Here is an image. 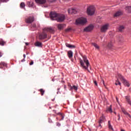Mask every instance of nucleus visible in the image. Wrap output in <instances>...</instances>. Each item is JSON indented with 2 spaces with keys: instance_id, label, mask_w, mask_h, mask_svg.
Wrapping results in <instances>:
<instances>
[{
  "instance_id": "obj_31",
  "label": "nucleus",
  "mask_w": 131,
  "mask_h": 131,
  "mask_svg": "<svg viewBox=\"0 0 131 131\" xmlns=\"http://www.w3.org/2000/svg\"><path fill=\"white\" fill-rule=\"evenodd\" d=\"M1 66H4V67H6L7 66V63L5 62H1L0 63Z\"/></svg>"
},
{
  "instance_id": "obj_2",
  "label": "nucleus",
  "mask_w": 131,
  "mask_h": 131,
  "mask_svg": "<svg viewBox=\"0 0 131 131\" xmlns=\"http://www.w3.org/2000/svg\"><path fill=\"white\" fill-rule=\"evenodd\" d=\"M86 22H88V21L86 20V18L84 17H80L76 19V24L80 25H84V24H85Z\"/></svg>"
},
{
  "instance_id": "obj_14",
  "label": "nucleus",
  "mask_w": 131,
  "mask_h": 131,
  "mask_svg": "<svg viewBox=\"0 0 131 131\" xmlns=\"http://www.w3.org/2000/svg\"><path fill=\"white\" fill-rule=\"evenodd\" d=\"M105 117H104V116H102L100 118L99 121H98L99 126H101V123H103Z\"/></svg>"
},
{
  "instance_id": "obj_34",
  "label": "nucleus",
  "mask_w": 131,
  "mask_h": 131,
  "mask_svg": "<svg viewBox=\"0 0 131 131\" xmlns=\"http://www.w3.org/2000/svg\"><path fill=\"white\" fill-rule=\"evenodd\" d=\"M78 89V88H77V86H76L75 85H74V86H73V87L71 88L72 90H75V91H77Z\"/></svg>"
},
{
  "instance_id": "obj_10",
  "label": "nucleus",
  "mask_w": 131,
  "mask_h": 131,
  "mask_svg": "<svg viewBox=\"0 0 131 131\" xmlns=\"http://www.w3.org/2000/svg\"><path fill=\"white\" fill-rule=\"evenodd\" d=\"M33 21H34V17H33V16H29L25 19V22L28 24H31L32 22H33Z\"/></svg>"
},
{
  "instance_id": "obj_41",
  "label": "nucleus",
  "mask_w": 131,
  "mask_h": 131,
  "mask_svg": "<svg viewBox=\"0 0 131 131\" xmlns=\"http://www.w3.org/2000/svg\"><path fill=\"white\" fill-rule=\"evenodd\" d=\"M118 116L119 117L118 120H120V115L119 114L118 115Z\"/></svg>"
},
{
  "instance_id": "obj_50",
  "label": "nucleus",
  "mask_w": 131,
  "mask_h": 131,
  "mask_svg": "<svg viewBox=\"0 0 131 131\" xmlns=\"http://www.w3.org/2000/svg\"><path fill=\"white\" fill-rule=\"evenodd\" d=\"M64 89H66V85L64 86Z\"/></svg>"
},
{
  "instance_id": "obj_1",
  "label": "nucleus",
  "mask_w": 131,
  "mask_h": 131,
  "mask_svg": "<svg viewBox=\"0 0 131 131\" xmlns=\"http://www.w3.org/2000/svg\"><path fill=\"white\" fill-rule=\"evenodd\" d=\"M83 60L80 59V64L81 67H83L84 69H88L89 68V66H90V62H89V60H88V58L86 56H82Z\"/></svg>"
},
{
  "instance_id": "obj_7",
  "label": "nucleus",
  "mask_w": 131,
  "mask_h": 131,
  "mask_svg": "<svg viewBox=\"0 0 131 131\" xmlns=\"http://www.w3.org/2000/svg\"><path fill=\"white\" fill-rule=\"evenodd\" d=\"M58 15L55 12H51L50 14V17L51 20H57Z\"/></svg>"
},
{
  "instance_id": "obj_33",
  "label": "nucleus",
  "mask_w": 131,
  "mask_h": 131,
  "mask_svg": "<svg viewBox=\"0 0 131 131\" xmlns=\"http://www.w3.org/2000/svg\"><path fill=\"white\" fill-rule=\"evenodd\" d=\"M20 8H25V3H21V4H20Z\"/></svg>"
},
{
  "instance_id": "obj_26",
  "label": "nucleus",
  "mask_w": 131,
  "mask_h": 131,
  "mask_svg": "<svg viewBox=\"0 0 131 131\" xmlns=\"http://www.w3.org/2000/svg\"><path fill=\"white\" fill-rule=\"evenodd\" d=\"M6 42L3 40V39H0V46H5Z\"/></svg>"
},
{
  "instance_id": "obj_9",
  "label": "nucleus",
  "mask_w": 131,
  "mask_h": 131,
  "mask_svg": "<svg viewBox=\"0 0 131 131\" xmlns=\"http://www.w3.org/2000/svg\"><path fill=\"white\" fill-rule=\"evenodd\" d=\"M109 28V25L106 24L102 26L100 29L101 32L105 33L107 30H108V28Z\"/></svg>"
},
{
  "instance_id": "obj_3",
  "label": "nucleus",
  "mask_w": 131,
  "mask_h": 131,
  "mask_svg": "<svg viewBox=\"0 0 131 131\" xmlns=\"http://www.w3.org/2000/svg\"><path fill=\"white\" fill-rule=\"evenodd\" d=\"M118 77L119 78V79H120V80H121V81H122V82L123 83L124 85H125V86H129V83H128V82L126 80H125V79H124V77H123V76H122V75H121V74H118Z\"/></svg>"
},
{
  "instance_id": "obj_48",
  "label": "nucleus",
  "mask_w": 131,
  "mask_h": 131,
  "mask_svg": "<svg viewBox=\"0 0 131 131\" xmlns=\"http://www.w3.org/2000/svg\"><path fill=\"white\" fill-rule=\"evenodd\" d=\"M2 53L0 52V57H2Z\"/></svg>"
},
{
  "instance_id": "obj_45",
  "label": "nucleus",
  "mask_w": 131,
  "mask_h": 131,
  "mask_svg": "<svg viewBox=\"0 0 131 131\" xmlns=\"http://www.w3.org/2000/svg\"><path fill=\"white\" fill-rule=\"evenodd\" d=\"M102 83L104 86H106V85H105V83L104 82V80H102Z\"/></svg>"
},
{
  "instance_id": "obj_49",
  "label": "nucleus",
  "mask_w": 131,
  "mask_h": 131,
  "mask_svg": "<svg viewBox=\"0 0 131 131\" xmlns=\"http://www.w3.org/2000/svg\"><path fill=\"white\" fill-rule=\"evenodd\" d=\"M26 46H28V43H26Z\"/></svg>"
},
{
  "instance_id": "obj_39",
  "label": "nucleus",
  "mask_w": 131,
  "mask_h": 131,
  "mask_svg": "<svg viewBox=\"0 0 131 131\" xmlns=\"http://www.w3.org/2000/svg\"><path fill=\"white\" fill-rule=\"evenodd\" d=\"M57 126H61V124L59 122L56 123Z\"/></svg>"
},
{
  "instance_id": "obj_30",
  "label": "nucleus",
  "mask_w": 131,
  "mask_h": 131,
  "mask_svg": "<svg viewBox=\"0 0 131 131\" xmlns=\"http://www.w3.org/2000/svg\"><path fill=\"white\" fill-rule=\"evenodd\" d=\"M115 84H116V85H118V84L119 85H121V83H120V82H119V81L118 79L116 81Z\"/></svg>"
},
{
  "instance_id": "obj_12",
  "label": "nucleus",
  "mask_w": 131,
  "mask_h": 131,
  "mask_svg": "<svg viewBox=\"0 0 131 131\" xmlns=\"http://www.w3.org/2000/svg\"><path fill=\"white\" fill-rule=\"evenodd\" d=\"M36 4H39V5H43L47 2V0H35Z\"/></svg>"
},
{
  "instance_id": "obj_25",
  "label": "nucleus",
  "mask_w": 131,
  "mask_h": 131,
  "mask_svg": "<svg viewBox=\"0 0 131 131\" xmlns=\"http://www.w3.org/2000/svg\"><path fill=\"white\" fill-rule=\"evenodd\" d=\"M58 115H60V117L61 118V120H64V117H65V115L62 113H58Z\"/></svg>"
},
{
  "instance_id": "obj_36",
  "label": "nucleus",
  "mask_w": 131,
  "mask_h": 131,
  "mask_svg": "<svg viewBox=\"0 0 131 131\" xmlns=\"http://www.w3.org/2000/svg\"><path fill=\"white\" fill-rule=\"evenodd\" d=\"M108 127L109 128H112V126L111 125V124H110V121H108Z\"/></svg>"
},
{
  "instance_id": "obj_16",
  "label": "nucleus",
  "mask_w": 131,
  "mask_h": 131,
  "mask_svg": "<svg viewBox=\"0 0 131 131\" xmlns=\"http://www.w3.org/2000/svg\"><path fill=\"white\" fill-rule=\"evenodd\" d=\"M66 46L67 48H69V49H75L76 47L74 45H71L68 43H66Z\"/></svg>"
},
{
  "instance_id": "obj_8",
  "label": "nucleus",
  "mask_w": 131,
  "mask_h": 131,
  "mask_svg": "<svg viewBox=\"0 0 131 131\" xmlns=\"http://www.w3.org/2000/svg\"><path fill=\"white\" fill-rule=\"evenodd\" d=\"M94 29V25H90L89 26L85 28L83 30L84 32H90V31H92Z\"/></svg>"
},
{
  "instance_id": "obj_32",
  "label": "nucleus",
  "mask_w": 131,
  "mask_h": 131,
  "mask_svg": "<svg viewBox=\"0 0 131 131\" xmlns=\"http://www.w3.org/2000/svg\"><path fill=\"white\" fill-rule=\"evenodd\" d=\"M113 46V45L112 44V42H110L108 43L107 47L108 48H109V49H111V48H112V46Z\"/></svg>"
},
{
  "instance_id": "obj_28",
  "label": "nucleus",
  "mask_w": 131,
  "mask_h": 131,
  "mask_svg": "<svg viewBox=\"0 0 131 131\" xmlns=\"http://www.w3.org/2000/svg\"><path fill=\"white\" fill-rule=\"evenodd\" d=\"M126 10L129 13H131V7L130 6H127L126 7Z\"/></svg>"
},
{
  "instance_id": "obj_56",
  "label": "nucleus",
  "mask_w": 131,
  "mask_h": 131,
  "mask_svg": "<svg viewBox=\"0 0 131 131\" xmlns=\"http://www.w3.org/2000/svg\"><path fill=\"white\" fill-rule=\"evenodd\" d=\"M56 119H58V118H56Z\"/></svg>"
},
{
  "instance_id": "obj_43",
  "label": "nucleus",
  "mask_w": 131,
  "mask_h": 131,
  "mask_svg": "<svg viewBox=\"0 0 131 131\" xmlns=\"http://www.w3.org/2000/svg\"><path fill=\"white\" fill-rule=\"evenodd\" d=\"M118 40L119 41H120V40H121V36L119 37Z\"/></svg>"
},
{
  "instance_id": "obj_24",
  "label": "nucleus",
  "mask_w": 131,
  "mask_h": 131,
  "mask_svg": "<svg viewBox=\"0 0 131 131\" xmlns=\"http://www.w3.org/2000/svg\"><path fill=\"white\" fill-rule=\"evenodd\" d=\"M124 29V27L123 26H120L119 27V31L121 32Z\"/></svg>"
},
{
  "instance_id": "obj_38",
  "label": "nucleus",
  "mask_w": 131,
  "mask_h": 131,
  "mask_svg": "<svg viewBox=\"0 0 131 131\" xmlns=\"http://www.w3.org/2000/svg\"><path fill=\"white\" fill-rule=\"evenodd\" d=\"M33 60H31V62L29 63V65L31 66V65H33Z\"/></svg>"
},
{
  "instance_id": "obj_27",
  "label": "nucleus",
  "mask_w": 131,
  "mask_h": 131,
  "mask_svg": "<svg viewBox=\"0 0 131 131\" xmlns=\"http://www.w3.org/2000/svg\"><path fill=\"white\" fill-rule=\"evenodd\" d=\"M57 27L58 28V29H62L63 28H64V25H62V24H59L57 26Z\"/></svg>"
},
{
  "instance_id": "obj_57",
  "label": "nucleus",
  "mask_w": 131,
  "mask_h": 131,
  "mask_svg": "<svg viewBox=\"0 0 131 131\" xmlns=\"http://www.w3.org/2000/svg\"><path fill=\"white\" fill-rule=\"evenodd\" d=\"M1 68H2V67H1Z\"/></svg>"
},
{
  "instance_id": "obj_37",
  "label": "nucleus",
  "mask_w": 131,
  "mask_h": 131,
  "mask_svg": "<svg viewBox=\"0 0 131 131\" xmlns=\"http://www.w3.org/2000/svg\"><path fill=\"white\" fill-rule=\"evenodd\" d=\"M32 27H33V28H36V25L35 24H33L32 25Z\"/></svg>"
},
{
  "instance_id": "obj_42",
  "label": "nucleus",
  "mask_w": 131,
  "mask_h": 131,
  "mask_svg": "<svg viewBox=\"0 0 131 131\" xmlns=\"http://www.w3.org/2000/svg\"><path fill=\"white\" fill-rule=\"evenodd\" d=\"M94 84H95V85H98V83H97V81H94Z\"/></svg>"
},
{
  "instance_id": "obj_22",
  "label": "nucleus",
  "mask_w": 131,
  "mask_h": 131,
  "mask_svg": "<svg viewBox=\"0 0 131 131\" xmlns=\"http://www.w3.org/2000/svg\"><path fill=\"white\" fill-rule=\"evenodd\" d=\"M92 46H93L96 49V50H99L100 49V47L98 45H97L96 43H92Z\"/></svg>"
},
{
  "instance_id": "obj_6",
  "label": "nucleus",
  "mask_w": 131,
  "mask_h": 131,
  "mask_svg": "<svg viewBox=\"0 0 131 131\" xmlns=\"http://www.w3.org/2000/svg\"><path fill=\"white\" fill-rule=\"evenodd\" d=\"M65 19H66V16H65L64 14H58L56 21H57V22H63Z\"/></svg>"
},
{
  "instance_id": "obj_11",
  "label": "nucleus",
  "mask_w": 131,
  "mask_h": 131,
  "mask_svg": "<svg viewBox=\"0 0 131 131\" xmlns=\"http://www.w3.org/2000/svg\"><path fill=\"white\" fill-rule=\"evenodd\" d=\"M44 30L47 32H50V33H54V32H55V30H54L52 28H46Z\"/></svg>"
},
{
  "instance_id": "obj_15",
  "label": "nucleus",
  "mask_w": 131,
  "mask_h": 131,
  "mask_svg": "<svg viewBox=\"0 0 131 131\" xmlns=\"http://www.w3.org/2000/svg\"><path fill=\"white\" fill-rule=\"evenodd\" d=\"M69 14H76V10L73 8H70L68 10Z\"/></svg>"
},
{
  "instance_id": "obj_21",
  "label": "nucleus",
  "mask_w": 131,
  "mask_h": 131,
  "mask_svg": "<svg viewBox=\"0 0 131 131\" xmlns=\"http://www.w3.org/2000/svg\"><path fill=\"white\" fill-rule=\"evenodd\" d=\"M125 99L126 100V101L127 102L128 104L131 106V101L130 99H129V97L128 96H126Z\"/></svg>"
},
{
  "instance_id": "obj_52",
  "label": "nucleus",
  "mask_w": 131,
  "mask_h": 131,
  "mask_svg": "<svg viewBox=\"0 0 131 131\" xmlns=\"http://www.w3.org/2000/svg\"><path fill=\"white\" fill-rule=\"evenodd\" d=\"M121 131H125V130H124L123 129H121Z\"/></svg>"
},
{
  "instance_id": "obj_18",
  "label": "nucleus",
  "mask_w": 131,
  "mask_h": 131,
  "mask_svg": "<svg viewBox=\"0 0 131 131\" xmlns=\"http://www.w3.org/2000/svg\"><path fill=\"white\" fill-rule=\"evenodd\" d=\"M68 56L70 59H71L73 57V52L71 51H69L68 52Z\"/></svg>"
},
{
  "instance_id": "obj_23",
  "label": "nucleus",
  "mask_w": 131,
  "mask_h": 131,
  "mask_svg": "<svg viewBox=\"0 0 131 131\" xmlns=\"http://www.w3.org/2000/svg\"><path fill=\"white\" fill-rule=\"evenodd\" d=\"M106 111H107L108 112H110V113H112V112H113L112 106L110 105V106L109 107H107Z\"/></svg>"
},
{
  "instance_id": "obj_20",
  "label": "nucleus",
  "mask_w": 131,
  "mask_h": 131,
  "mask_svg": "<svg viewBox=\"0 0 131 131\" xmlns=\"http://www.w3.org/2000/svg\"><path fill=\"white\" fill-rule=\"evenodd\" d=\"M27 5L29 7V8H31L33 7V2H30V1H28L27 2Z\"/></svg>"
},
{
  "instance_id": "obj_4",
  "label": "nucleus",
  "mask_w": 131,
  "mask_h": 131,
  "mask_svg": "<svg viewBox=\"0 0 131 131\" xmlns=\"http://www.w3.org/2000/svg\"><path fill=\"white\" fill-rule=\"evenodd\" d=\"M96 9H95V7L93 6H90L87 8V13L89 16H93L94 14H95V11Z\"/></svg>"
},
{
  "instance_id": "obj_29",
  "label": "nucleus",
  "mask_w": 131,
  "mask_h": 131,
  "mask_svg": "<svg viewBox=\"0 0 131 131\" xmlns=\"http://www.w3.org/2000/svg\"><path fill=\"white\" fill-rule=\"evenodd\" d=\"M39 92H40L41 95L42 96L43 95H45V90L43 89H41L39 90Z\"/></svg>"
},
{
  "instance_id": "obj_13",
  "label": "nucleus",
  "mask_w": 131,
  "mask_h": 131,
  "mask_svg": "<svg viewBox=\"0 0 131 131\" xmlns=\"http://www.w3.org/2000/svg\"><path fill=\"white\" fill-rule=\"evenodd\" d=\"M121 110L123 112V113L125 115H126V116H128V117H129V118H130L131 119V116L129 114H128V113H127V112H126V111H125V110L123 108H121Z\"/></svg>"
},
{
  "instance_id": "obj_51",
  "label": "nucleus",
  "mask_w": 131,
  "mask_h": 131,
  "mask_svg": "<svg viewBox=\"0 0 131 131\" xmlns=\"http://www.w3.org/2000/svg\"><path fill=\"white\" fill-rule=\"evenodd\" d=\"M53 112L56 113V111L55 110H53Z\"/></svg>"
},
{
  "instance_id": "obj_17",
  "label": "nucleus",
  "mask_w": 131,
  "mask_h": 131,
  "mask_svg": "<svg viewBox=\"0 0 131 131\" xmlns=\"http://www.w3.org/2000/svg\"><path fill=\"white\" fill-rule=\"evenodd\" d=\"M35 47H38L39 48H42V43L39 41H36L35 43Z\"/></svg>"
},
{
  "instance_id": "obj_47",
  "label": "nucleus",
  "mask_w": 131,
  "mask_h": 131,
  "mask_svg": "<svg viewBox=\"0 0 131 131\" xmlns=\"http://www.w3.org/2000/svg\"><path fill=\"white\" fill-rule=\"evenodd\" d=\"M23 57H24V59H25V58H26V55L25 54H24Z\"/></svg>"
},
{
  "instance_id": "obj_54",
  "label": "nucleus",
  "mask_w": 131,
  "mask_h": 131,
  "mask_svg": "<svg viewBox=\"0 0 131 131\" xmlns=\"http://www.w3.org/2000/svg\"><path fill=\"white\" fill-rule=\"evenodd\" d=\"M115 114H116V113L115 112H114Z\"/></svg>"
},
{
  "instance_id": "obj_46",
  "label": "nucleus",
  "mask_w": 131,
  "mask_h": 131,
  "mask_svg": "<svg viewBox=\"0 0 131 131\" xmlns=\"http://www.w3.org/2000/svg\"><path fill=\"white\" fill-rule=\"evenodd\" d=\"M21 62H25V58L21 60Z\"/></svg>"
},
{
  "instance_id": "obj_55",
  "label": "nucleus",
  "mask_w": 131,
  "mask_h": 131,
  "mask_svg": "<svg viewBox=\"0 0 131 131\" xmlns=\"http://www.w3.org/2000/svg\"><path fill=\"white\" fill-rule=\"evenodd\" d=\"M64 1H69V0H64Z\"/></svg>"
},
{
  "instance_id": "obj_53",
  "label": "nucleus",
  "mask_w": 131,
  "mask_h": 131,
  "mask_svg": "<svg viewBox=\"0 0 131 131\" xmlns=\"http://www.w3.org/2000/svg\"><path fill=\"white\" fill-rule=\"evenodd\" d=\"M116 99H117V101H118V99H117V98H116Z\"/></svg>"
},
{
  "instance_id": "obj_19",
  "label": "nucleus",
  "mask_w": 131,
  "mask_h": 131,
  "mask_svg": "<svg viewBox=\"0 0 131 131\" xmlns=\"http://www.w3.org/2000/svg\"><path fill=\"white\" fill-rule=\"evenodd\" d=\"M121 15H122V12L118 11L115 13L114 17H119V16H121Z\"/></svg>"
},
{
  "instance_id": "obj_44",
  "label": "nucleus",
  "mask_w": 131,
  "mask_h": 131,
  "mask_svg": "<svg viewBox=\"0 0 131 131\" xmlns=\"http://www.w3.org/2000/svg\"><path fill=\"white\" fill-rule=\"evenodd\" d=\"M66 32H68V31H70V29H68L66 30Z\"/></svg>"
},
{
  "instance_id": "obj_35",
  "label": "nucleus",
  "mask_w": 131,
  "mask_h": 131,
  "mask_svg": "<svg viewBox=\"0 0 131 131\" xmlns=\"http://www.w3.org/2000/svg\"><path fill=\"white\" fill-rule=\"evenodd\" d=\"M1 3H7V2H9V0H0Z\"/></svg>"
},
{
  "instance_id": "obj_40",
  "label": "nucleus",
  "mask_w": 131,
  "mask_h": 131,
  "mask_svg": "<svg viewBox=\"0 0 131 131\" xmlns=\"http://www.w3.org/2000/svg\"><path fill=\"white\" fill-rule=\"evenodd\" d=\"M57 0H49V2L50 3H53V2H56Z\"/></svg>"
},
{
  "instance_id": "obj_5",
  "label": "nucleus",
  "mask_w": 131,
  "mask_h": 131,
  "mask_svg": "<svg viewBox=\"0 0 131 131\" xmlns=\"http://www.w3.org/2000/svg\"><path fill=\"white\" fill-rule=\"evenodd\" d=\"M48 36V34L46 33V31L43 29V32L39 34V39L41 40V39H45Z\"/></svg>"
}]
</instances>
